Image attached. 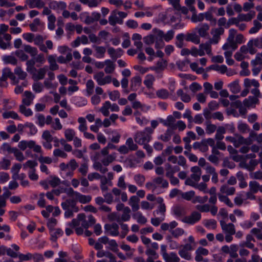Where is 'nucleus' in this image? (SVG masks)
<instances>
[{"label": "nucleus", "instance_id": "aec40b11", "mask_svg": "<svg viewBox=\"0 0 262 262\" xmlns=\"http://www.w3.org/2000/svg\"><path fill=\"white\" fill-rule=\"evenodd\" d=\"M249 190L254 193L258 191L262 192V185H260L257 181H253L249 182Z\"/></svg>", "mask_w": 262, "mask_h": 262}, {"label": "nucleus", "instance_id": "f3484780", "mask_svg": "<svg viewBox=\"0 0 262 262\" xmlns=\"http://www.w3.org/2000/svg\"><path fill=\"white\" fill-rule=\"evenodd\" d=\"M140 200L137 196H132L129 200V204L132 208L133 212H136L139 209V203Z\"/></svg>", "mask_w": 262, "mask_h": 262}, {"label": "nucleus", "instance_id": "b1692460", "mask_svg": "<svg viewBox=\"0 0 262 262\" xmlns=\"http://www.w3.org/2000/svg\"><path fill=\"white\" fill-rule=\"evenodd\" d=\"M175 121L176 119L174 117L170 115L167 117V118L166 120H164L162 121V122H163L165 126L170 127L172 129H176V125L174 124Z\"/></svg>", "mask_w": 262, "mask_h": 262}, {"label": "nucleus", "instance_id": "dca6fc26", "mask_svg": "<svg viewBox=\"0 0 262 262\" xmlns=\"http://www.w3.org/2000/svg\"><path fill=\"white\" fill-rule=\"evenodd\" d=\"M180 0H173L172 2V5L174 10L178 11H181L184 14H187L189 11L188 9L185 7H182L180 5Z\"/></svg>", "mask_w": 262, "mask_h": 262}, {"label": "nucleus", "instance_id": "0e129e2a", "mask_svg": "<svg viewBox=\"0 0 262 262\" xmlns=\"http://www.w3.org/2000/svg\"><path fill=\"white\" fill-rule=\"evenodd\" d=\"M24 50L27 53L30 54L32 56H35L37 55V50L36 48L32 47L30 46L26 45L24 47Z\"/></svg>", "mask_w": 262, "mask_h": 262}, {"label": "nucleus", "instance_id": "1a4fd4ad", "mask_svg": "<svg viewBox=\"0 0 262 262\" xmlns=\"http://www.w3.org/2000/svg\"><path fill=\"white\" fill-rule=\"evenodd\" d=\"M11 36L9 34H5L3 37L0 36V48L2 49L5 50L11 47L10 40Z\"/></svg>", "mask_w": 262, "mask_h": 262}, {"label": "nucleus", "instance_id": "a878e982", "mask_svg": "<svg viewBox=\"0 0 262 262\" xmlns=\"http://www.w3.org/2000/svg\"><path fill=\"white\" fill-rule=\"evenodd\" d=\"M27 3L31 8H42L45 6V3L42 0H27Z\"/></svg>", "mask_w": 262, "mask_h": 262}, {"label": "nucleus", "instance_id": "6e6d98bb", "mask_svg": "<svg viewBox=\"0 0 262 262\" xmlns=\"http://www.w3.org/2000/svg\"><path fill=\"white\" fill-rule=\"evenodd\" d=\"M87 94L90 96L93 93L94 83L92 80H89L86 83Z\"/></svg>", "mask_w": 262, "mask_h": 262}, {"label": "nucleus", "instance_id": "412c9836", "mask_svg": "<svg viewBox=\"0 0 262 262\" xmlns=\"http://www.w3.org/2000/svg\"><path fill=\"white\" fill-rule=\"evenodd\" d=\"M163 258L166 262H179L180 260L179 257L173 252L165 254Z\"/></svg>", "mask_w": 262, "mask_h": 262}, {"label": "nucleus", "instance_id": "423d86ee", "mask_svg": "<svg viewBox=\"0 0 262 262\" xmlns=\"http://www.w3.org/2000/svg\"><path fill=\"white\" fill-rule=\"evenodd\" d=\"M8 78L11 80L13 84H15V76L14 74L11 71L10 69L7 68L3 70L2 76L0 78V85L1 86H4V82L6 81Z\"/></svg>", "mask_w": 262, "mask_h": 262}, {"label": "nucleus", "instance_id": "72a5a7b5", "mask_svg": "<svg viewBox=\"0 0 262 262\" xmlns=\"http://www.w3.org/2000/svg\"><path fill=\"white\" fill-rule=\"evenodd\" d=\"M145 253L148 256L146 261L157 259L159 257L158 253L153 249H148L146 251Z\"/></svg>", "mask_w": 262, "mask_h": 262}, {"label": "nucleus", "instance_id": "bb28decb", "mask_svg": "<svg viewBox=\"0 0 262 262\" xmlns=\"http://www.w3.org/2000/svg\"><path fill=\"white\" fill-rule=\"evenodd\" d=\"M105 66H106L104 71L106 74L113 73L115 69V65L111 60H106L105 61Z\"/></svg>", "mask_w": 262, "mask_h": 262}, {"label": "nucleus", "instance_id": "2eb2a0df", "mask_svg": "<svg viewBox=\"0 0 262 262\" xmlns=\"http://www.w3.org/2000/svg\"><path fill=\"white\" fill-rule=\"evenodd\" d=\"M224 29L223 28L215 29L212 38L209 40L211 43H217L220 38V36L224 33Z\"/></svg>", "mask_w": 262, "mask_h": 262}, {"label": "nucleus", "instance_id": "603ef678", "mask_svg": "<svg viewBox=\"0 0 262 262\" xmlns=\"http://www.w3.org/2000/svg\"><path fill=\"white\" fill-rule=\"evenodd\" d=\"M93 48L95 49L97 54H98V57H103L106 51V49L104 47L93 46Z\"/></svg>", "mask_w": 262, "mask_h": 262}, {"label": "nucleus", "instance_id": "473e14b6", "mask_svg": "<svg viewBox=\"0 0 262 262\" xmlns=\"http://www.w3.org/2000/svg\"><path fill=\"white\" fill-rule=\"evenodd\" d=\"M209 29V26L208 25L204 24L202 25L198 29V32L200 36L205 37L208 34V31Z\"/></svg>", "mask_w": 262, "mask_h": 262}, {"label": "nucleus", "instance_id": "de8ad7c7", "mask_svg": "<svg viewBox=\"0 0 262 262\" xmlns=\"http://www.w3.org/2000/svg\"><path fill=\"white\" fill-rule=\"evenodd\" d=\"M165 219L164 214H161L159 217H155L151 219V223L155 226H158Z\"/></svg>", "mask_w": 262, "mask_h": 262}, {"label": "nucleus", "instance_id": "79ce46f5", "mask_svg": "<svg viewBox=\"0 0 262 262\" xmlns=\"http://www.w3.org/2000/svg\"><path fill=\"white\" fill-rule=\"evenodd\" d=\"M254 27L251 28L249 30L250 34L256 33L260 30L262 27V25L258 20H254L253 21Z\"/></svg>", "mask_w": 262, "mask_h": 262}, {"label": "nucleus", "instance_id": "09e8293b", "mask_svg": "<svg viewBox=\"0 0 262 262\" xmlns=\"http://www.w3.org/2000/svg\"><path fill=\"white\" fill-rule=\"evenodd\" d=\"M3 60L6 64L9 63L13 65L16 64V59L13 56H4L3 58Z\"/></svg>", "mask_w": 262, "mask_h": 262}, {"label": "nucleus", "instance_id": "ea45409f", "mask_svg": "<svg viewBox=\"0 0 262 262\" xmlns=\"http://www.w3.org/2000/svg\"><path fill=\"white\" fill-rule=\"evenodd\" d=\"M34 145V141H21L18 144L19 148L23 150H25L27 147L30 148L32 145Z\"/></svg>", "mask_w": 262, "mask_h": 262}, {"label": "nucleus", "instance_id": "37998d69", "mask_svg": "<svg viewBox=\"0 0 262 262\" xmlns=\"http://www.w3.org/2000/svg\"><path fill=\"white\" fill-rule=\"evenodd\" d=\"M238 249V246L235 244H232L230 246V251L229 254L232 258H236L238 256L237 251Z\"/></svg>", "mask_w": 262, "mask_h": 262}, {"label": "nucleus", "instance_id": "052dcab7", "mask_svg": "<svg viewBox=\"0 0 262 262\" xmlns=\"http://www.w3.org/2000/svg\"><path fill=\"white\" fill-rule=\"evenodd\" d=\"M204 225L209 229H214L216 227V222L214 220H209L204 221Z\"/></svg>", "mask_w": 262, "mask_h": 262}, {"label": "nucleus", "instance_id": "5701e85b", "mask_svg": "<svg viewBox=\"0 0 262 262\" xmlns=\"http://www.w3.org/2000/svg\"><path fill=\"white\" fill-rule=\"evenodd\" d=\"M101 160V162L105 166H108L110 163H112L116 160V154L115 153L111 155H107Z\"/></svg>", "mask_w": 262, "mask_h": 262}, {"label": "nucleus", "instance_id": "cd10ccee", "mask_svg": "<svg viewBox=\"0 0 262 262\" xmlns=\"http://www.w3.org/2000/svg\"><path fill=\"white\" fill-rule=\"evenodd\" d=\"M185 39L187 41H191L195 44H199L200 42L199 36L194 33H188L186 35Z\"/></svg>", "mask_w": 262, "mask_h": 262}, {"label": "nucleus", "instance_id": "e433bc0d", "mask_svg": "<svg viewBox=\"0 0 262 262\" xmlns=\"http://www.w3.org/2000/svg\"><path fill=\"white\" fill-rule=\"evenodd\" d=\"M50 231L51 235V239L53 241H56L58 237L61 236L63 234V231L60 229H54L53 228L52 230Z\"/></svg>", "mask_w": 262, "mask_h": 262}, {"label": "nucleus", "instance_id": "39448f33", "mask_svg": "<svg viewBox=\"0 0 262 262\" xmlns=\"http://www.w3.org/2000/svg\"><path fill=\"white\" fill-rule=\"evenodd\" d=\"M229 34L227 38V42L223 46V49L226 51H229V48H231L232 50H235L237 48V45L234 43V38L237 34L236 30L231 29L229 30Z\"/></svg>", "mask_w": 262, "mask_h": 262}, {"label": "nucleus", "instance_id": "0eeeda50", "mask_svg": "<svg viewBox=\"0 0 262 262\" xmlns=\"http://www.w3.org/2000/svg\"><path fill=\"white\" fill-rule=\"evenodd\" d=\"M130 218L129 214H108V219L111 221H116L120 223L128 221Z\"/></svg>", "mask_w": 262, "mask_h": 262}, {"label": "nucleus", "instance_id": "f257e3e1", "mask_svg": "<svg viewBox=\"0 0 262 262\" xmlns=\"http://www.w3.org/2000/svg\"><path fill=\"white\" fill-rule=\"evenodd\" d=\"M95 223L93 216L90 214H78L76 219H74L68 225L75 229L76 233L78 235L83 234L84 229H85V234L90 236L91 233L86 229L92 226Z\"/></svg>", "mask_w": 262, "mask_h": 262}, {"label": "nucleus", "instance_id": "c85d7f7f", "mask_svg": "<svg viewBox=\"0 0 262 262\" xmlns=\"http://www.w3.org/2000/svg\"><path fill=\"white\" fill-rule=\"evenodd\" d=\"M259 100L257 97H249L248 99H246L243 101L245 106L247 107H252L253 105L257 104Z\"/></svg>", "mask_w": 262, "mask_h": 262}, {"label": "nucleus", "instance_id": "a211bd4d", "mask_svg": "<svg viewBox=\"0 0 262 262\" xmlns=\"http://www.w3.org/2000/svg\"><path fill=\"white\" fill-rule=\"evenodd\" d=\"M256 49H253L250 45V43L248 42L247 45H243L240 48V52L244 55L246 54L247 53H249L251 55L255 54L257 52Z\"/></svg>", "mask_w": 262, "mask_h": 262}, {"label": "nucleus", "instance_id": "9d476101", "mask_svg": "<svg viewBox=\"0 0 262 262\" xmlns=\"http://www.w3.org/2000/svg\"><path fill=\"white\" fill-rule=\"evenodd\" d=\"M62 208L67 210L69 213L78 211V209L75 206L74 202L70 200H67L61 204Z\"/></svg>", "mask_w": 262, "mask_h": 262}, {"label": "nucleus", "instance_id": "6ab92c4d", "mask_svg": "<svg viewBox=\"0 0 262 262\" xmlns=\"http://www.w3.org/2000/svg\"><path fill=\"white\" fill-rule=\"evenodd\" d=\"M116 148V146L112 143H108L107 145L103 148L100 151V153L97 152L96 154V156L95 158L96 160H98L100 158V155L103 156H105L108 154V149H114Z\"/></svg>", "mask_w": 262, "mask_h": 262}, {"label": "nucleus", "instance_id": "f704fd0d", "mask_svg": "<svg viewBox=\"0 0 262 262\" xmlns=\"http://www.w3.org/2000/svg\"><path fill=\"white\" fill-rule=\"evenodd\" d=\"M111 107V104L110 101H105L103 106L100 108V111L104 116H108L110 114L108 110Z\"/></svg>", "mask_w": 262, "mask_h": 262}, {"label": "nucleus", "instance_id": "680f3d73", "mask_svg": "<svg viewBox=\"0 0 262 262\" xmlns=\"http://www.w3.org/2000/svg\"><path fill=\"white\" fill-rule=\"evenodd\" d=\"M206 132L208 134L214 133L216 129V126L214 124H211L210 121H207L206 122Z\"/></svg>", "mask_w": 262, "mask_h": 262}, {"label": "nucleus", "instance_id": "ddd939ff", "mask_svg": "<svg viewBox=\"0 0 262 262\" xmlns=\"http://www.w3.org/2000/svg\"><path fill=\"white\" fill-rule=\"evenodd\" d=\"M104 228L112 236H116L119 235V226L116 224H106L104 226Z\"/></svg>", "mask_w": 262, "mask_h": 262}, {"label": "nucleus", "instance_id": "bf43d9fd", "mask_svg": "<svg viewBox=\"0 0 262 262\" xmlns=\"http://www.w3.org/2000/svg\"><path fill=\"white\" fill-rule=\"evenodd\" d=\"M2 149L4 151H7L8 153H13L14 156L16 157V149L15 148H11L10 145L8 143H4L2 147Z\"/></svg>", "mask_w": 262, "mask_h": 262}, {"label": "nucleus", "instance_id": "20e7f679", "mask_svg": "<svg viewBox=\"0 0 262 262\" xmlns=\"http://www.w3.org/2000/svg\"><path fill=\"white\" fill-rule=\"evenodd\" d=\"M220 224L224 231L227 234H234L235 230L233 224L227 223L228 220V214H220Z\"/></svg>", "mask_w": 262, "mask_h": 262}, {"label": "nucleus", "instance_id": "a19ab883", "mask_svg": "<svg viewBox=\"0 0 262 262\" xmlns=\"http://www.w3.org/2000/svg\"><path fill=\"white\" fill-rule=\"evenodd\" d=\"M179 254L180 256L186 260H189L192 259L191 255L189 251L185 250L183 248H181L179 251Z\"/></svg>", "mask_w": 262, "mask_h": 262}, {"label": "nucleus", "instance_id": "6e6552de", "mask_svg": "<svg viewBox=\"0 0 262 262\" xmlns=\"http://www.w3.org/2000/svg\"><path fill=\"white\" fill-rule=\"evenodd\" d=\"M47 71V69L45 67L40 68L38 70L36 69V71L31 73L32 75V79L35 81H38L39 80L43 79Z\"/></svg>", "mask_w": 262, "mask_h": 262}, {"label": "nucleus", "instance_id": "7c9ffc66", "mask_svg": "<svg viewBox=\"0 0 262 262\" xmlns=\"http://www.w3.org/2000/svg\"><path fill=\"white\" fill-rule=\"evenodd\" d=\"M193 148L194 149H199L203 152H205L208 150V147L205 144L204 140H202L200 142H196L194 143Z\"/></svg>", "mask_w": 262, "mask_h": 262}, {"label": "nucleus", "instance_id": "393cba45", "mask_svg": "<svg viewBox=\"0 0 262 262\" xmlns=\"http://www.w3.org/2000/svg\"><path fill=\"white\" fill-rule=\"evenodd\" d=\"M249 42L253 49L256 48L262 49V37L252 39L249 41Z\"/></svg>", "mask_w": 262, "mask_h": 262}, {"label": "nucleus", "instance_id": "9b49d317", "mask_svg": "<svg viewBox=\"0 0 262 262\" xmlns=\"http://www.w3.org/2000/svg\"><path fill=\"white\" fill-rule=\"evenodd\" d=\"M235 188L225 184L221 186L220 188V193L226 195H232L235 192Z\"/></svg>", "mask_w": 262, "mask_h": 262}, {"label": "nucleus", "instance_id": "58836bf2", "mask_svg": "<svg viewBox=\"0 0 262 262\" xmlns=\"http://www.w3.org/2000/svg\"><path fill=\"white\" fill-rule=\"evenodd\" d=\"M235 140L242 144L250 145L252 143V141L250 139H245L243 136L239 135H235Z\"/></svg>", "mask_w": 262, "mask_h": 262}, {"label": "nucleus", "instance_id": "4d7b16f0", "mask_svg": "<svg viewBox=\"0 0 262 262\" xmlns=\"http://www.w3.org/2000/svg\"><path fill=\"white\" fill-rule=\"evenodd\" d=\"M180 194L182 198L187 201H190L194 197L195 192L193 191H190L186 192H181Z\"/></svg>", "mask_w": 262, "mask_h": 262}, {"label": "nucleus", "instance_id": "864d4df0", "mask_svg": "<svg viewBox=\"0 0 262 262\" xmlns=\"http://www.w3.org/2000/svg\"><path fill=\"white\" fill-rule=\"evenodd\" d=\"M126 144L130 150H136L138 147L137 145L134 143L133 140L132 138H129L127 139Z\"/></svg>", "mask_w": 262, "mask_h": 262}, {"label": "nucleus", "instance_id": "7ed1b4c3", "mask_svg": "<svg viewBox=\"0 0 262 262\" xmlns=\"http://www.w3.org/2000/svg\"><path fill=\"white\" fill-rule=\"evenodd\" d=\"M177 218L182 222L193 225L201 218V214H176Z\"/></svg>", "mask_w": 262, "mask_h": 262}, {"label": "nucleus", "instance_id": "4c0bfd02", "mask_svg": "<svg viewBox=\"0 0 262 262\" xmlns=\"http://www.w3.org/2000/svg\"><path fill=\"white\" fill-rule=\"evenodd\" d=\"M244 85L247 88H249L251 86H253L255 88H258L259 84L258 82L255 79L251 80L247 78L244 80Z\"/></svg>", "mask_w": 262, "mask_h": 262}, {"label": "nucleus", "instance_id": "69168bd1", "mask_svg": "<svg viewBox=\"0 0 262 262\" xmlns=\"http://www.w3.org/2000/svg\"><path fill=\"white\" fill-rule=\"evenodd\" d=\"M154 182L157 184H162V187L166 188L168 186V182L161 177H157L154 180Z\"/></svg>", "mask_w": 262, "mask_h": 262}, {"label": "nucleus", "instance_id": "8fccbe9b", "mask_svg": "<svg viewBox=\"0 0 262 262\" xmlns=\"http://www.w3.org/2000/svg\"><path fill=\"white\" fill-rule=\"evenodd\" d=\"M64 135L66 139L69 141H71L74 138L75 133L72 129H67L64 131Z\"/></svg>", "mask_w": 262, "mask_h": 262}, {"label": "nucleus", "instance_id": "a18cd8bd", "mask_svg": "<svg viewBox=\"0 0 262 262\" xmlns=\"http://www.w3.org/2000/svg\"><path fill=\"white\" fill-rule=\"evenodd\" d=\"M157 96L161 99H167L169 96V92L165 89H161L157 91Z\"/></svg>", "mask_w": 262, "mask_h": 262}, {"label": "nucleus", "instance_id": "338daca9", "mask_svg": "<svg viewBox=\"0 0 262 262\" xmlns=\"http://www.w3.org/2000/svg\"><path fill=\"white\" fill-rule=\"evenodd\" d=\"M19 111L27 117L32 115L31 110L30 108H27L24 105H21L19 106Z\"/></svg>", "mask_w": 262, "mask_h": 262}, {"label": "nucleus", "instance_id": "f8f14e48", "mask_svg": "<svg viewBox=\"0 0 262 262\" xmlns=\"http://www.w3.org/2000/svg\"><path fill=\"white\" fill-rule=\"evenodd\" d=\"M50 214H42L45 219L47 220V226L50 230H52L57 224V220L55 217L59 214H53L54 217H49Z\"/></svg>", "mask_w": 262, "mask_h": 262}, {"label": "nucleus", "instance_id": "13d9d810", "mask_svg": "<svg viewBox=\"0 0 262 262\" xmlns=\"http://www.w3.org/2000/svg\"><path fill=\"white\" fill-rule=\"evenodd\" d=\"M32 254L27 253L26 254L21 253L17 252V258L21 261H28L31 259Z\"/></svg>", "mask_w": 262, "mask_h": 262}, {"label": "nucleus", "instance_id": "2f4dec72", "mask_svg": "<svg viewBox=\"0 0 262 262\" xmlns=\"http://www.w3.org/2000/svg\"><path fill=\"white\" fill-rule=\"evenodd\" d=\"M238 16L240 21H249L254 17L255 12L251 11L247 14H239Z\"/></svg>", "mask_w": 262, "mask_h": 262}, {"label": "nucleus", "instance_id": "c756f323", "mask_svg": "<svg viewBox=\"0 0 262 262\" xmlns=\"http://www.w3.org/2000/svg\"><path fill=\"white\" fill-rule=\"evenodd\" d=\"M48 61L50 64L49 69L51 71H55L58 69L59 66L56 63L55 57L53 55H49L47 57Z\"/></svg>", "mask_w": 262, "mask_h": 262}, {"label": "nucleus", "instance_id": "49530a36", "mask_svg": "<svg viewBox=\"0 0 262 262\" xmlns=\"http://www.w3.org/2000/svg\"><path fill=\"white\" fill-rule=\"evenodd\" d=\"M177 95L181 97V100L184 102H189L191 100L190 96L184 93L182 90H178L177 92Z\"/></svg>", "mask_w": 262, "mask_h": 262}, {"label": "nucleus", "instance_id": "4468645a", "mask_svg": "<svg viewBox=\"0 0 262 262\" xmlns=\"http://www.w3.org/2000/svg\"><path fill=\"white\" fill-rule=\"evenodd\" d=\"M117 11L114 10L108 18V21L111 26H115L116 24H122L123 20L117 16Z\"/></svg>", "mask_w": 262, "mask_h": 262}, {"label": "nucleus", "instance_id": "774afa93", "mask_svg": "<svg viewBox=\"0 0 262 262\" xmlns=\"http://www.w3.org/2000/svg\"><path fill=\"white\" fill-rule=\"evenodd\" d=\"M42 138L47 142H51L53 140V137L49 130H45L42 135Z\"/></svg>", "mask_w": 262, "mask_h": 262}, {"label": "nucleus", "instance_id": "c9c22d12", "mask_svg": "<svg viewBox=\"0 0 262 262\" xmlns=\"http://www.w3.org/2000/svg\"><path fill=\"white\" fill-rule=\"evenodd\" d=\"M217 195L220 201L225 203L230 207H233V204L228 198L227 195H224L220 192L217 194Z\"/></svg>", "mask_w": 262, "mask_h": 262}, {"label": "nucleus", "instance_id": "f03ea898", "mask_svg": "<svg viewBox=\"0 0 262 262\" xmlns=\"http://www.w3.org/2000/svg\"><path fill=\"white\" fill-rule=\"evenodd\" d=\"M153 133V129L150 127H146L144 131L138 132L134 137L135 141L141 145L148 143L151 139V134Z\"/></svg>", "mask_w": 262, "mask_h": 262}, {"label": "nucleus", "instance_id": "5fc2aeb1", "mask_svg": "<svg viewBox=\"0 0 262 262\" xmlns=\"http://www.w3.org/2000/svg\"><path fill=\"white\" fill-rule=\"evenodd\" d=\"M172 134V130L171 129H168L164 135L160 136V139L164 142H167L170 140Z\"/></svg>", "mask_w": 262, "mask_h": 262}, {"label": "nucleus", "instance_id": "c03bdc74", "mask_svg": "<svg viewBox=\"0 0 262 262\" xmlns=\"http://www.w3.org/2000/svg\"><path fill=\"white\" fill-rule=\"evenodd\" d=\"M133 217L140 224H145L147 222V219L142 214H133Z\"/></svg>", "mask_w": 262, "mask_h": 262}, {"label": "nucleus", "instance_id": "3c124183", "mask_svg": "<svg viewBox=\"0 0 262 262\" xmlns=\"http://www.w3.org/2000/svg\"><path fill=\"white\" fill-rule=\"evenodd\" d=\"M226 130L224 127L219 126L216 130L215 139L218 140H221L224 138L223 134L225 133Z\"/></svg>", "mask_w": 262, "mask_h": 262}, {"label": "nucleus", "instance_id": "4be33fe9", "mask_svg": "<svg viewBox=\"0 0 262 262\" xmlns=\"http://www.w3.org/2000/svg\"><path fill=\"white\" fill-rule=\"evenodd\" d=\"M24 95L25 96V98L23 99L24 104L27 106L30 105L34 99V96L29 91H25Z\"/></svg>", "mask_w": 262, "mask_h": 262}, {"label": "nucleus", "instance_id": "e2e57ef3", "mask_svg": "<svg viewBox=\"0 0 262 262\" xmlns=\"http://www.w3.org/2000/svg\"><path fill=\"white\" fill-rule=\"evenodd\" d=\"M231 92L234 94H236L240 91V88L238 82L234 81L229 85Z\"/></svg>", "mask_w": 262, "mask_h": 262}]
</instances>
